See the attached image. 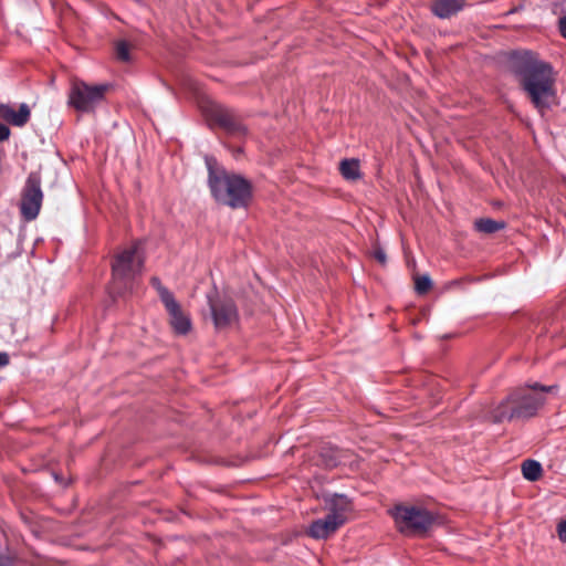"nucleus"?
Here are the masks:
<instances>
[{
	"label": "nucleus",
	"mask_w": 566,
	"mask_h": 566,
	"mask_svg": "<svg viewBox=\"0 0 566 566\" xmlns=\"http://www.w3.org/2000/svg\"><path fill=\"white\" fill-rule=\"evenodd\" d=\"M553 389V386L538 384L517 388L491 411L490 419L493 422H503L531 418L545 402L543 392Z\"/></svg>",
	"instance_id": "1"
},
{
	"label": "nucleus",
	"mask_w": 566,
	"mask_h": 566,
	"mask_svg": "<svg viewBox=\"0 0 566 566\" xmlns=\"http://www.w3.org/2000/svg\"><path fill=\"white\" fill-rule=\"evenodd\" d=\"M516 75L532 103L541 106L554 101L555 77L548 64L535 60L523 61L516 69Z\"/></svg>",
	"instance_id": "2"
},
{
	"label": "nucleus",
	"mask_w": 566,
	"mask_h": 566,
	"mask_svg": "<svg viewBox=\"0 0 566 566\" xmlns=\"http://www.w3.org/2000/svg\"><path fill=\"white\" fill-rule=\"evenodd\" d=\"M209 186L214 199L231 208L245 207L251 198V186L241 176L214 168V160L207 157Z\"/></svg>",
	"instance_id": "3"
},
{
	"label": "nucleus",
	"mask_w": 566,
	"mask_h": 566,
	"mask_svg": "<svg viewBox=\"0 0 566 566\" xmlns=\"http://www.w3.org/2000/svg\"><path fill=\"white\" fill-rule=\"evenodd\" d=\"M144 256L139 243L117 253L112 263V290L123 293L132 287L137 275L142 273Z\"/></svg>",
	"instance_id": "4"
},
{
	"label": "nucleus",
	"mask_w": 566,
	"mask_h": 566,
	"mask_svg": "<svg viewBox=\"0 0 566 566\" xmlns=\"http://www.w3.org/2000/svg\"><path fill=\"white\" fill-rule=\"evenodd\" d=\"M353 514L352 501L343 494L324 499V516L321 518V538H328L345 525Z\"/></svg>",
	"instance_id": "5"
},
{
	"label": "nucleus",
	"mask_w": 566,
	"mask_h": 566,
	"mask_svg": "<svg viewBox=\"0 0 566 566\" xmlns=\"http://www.w3.org/2000/svg\"><path fill=\"white\" fill-rule=\"evenodd\" d=\"M397 530L406 536L424 534L433 524L434 516L429 511L408 505H397L391 511Z\"/></svg>",
	"instance_id": "6"
},
{
	"label": "nucleus",
	"mask_w": 566,
	"mask_h": 566,
	"mask_svg": "<svg viewBox=\"0 0 566 566\" xmlns=\"http://www.w3.org/2000/svg\"><path fill=\"white\" fill-rule=\"evenodd\" d=\"M42 200L41 176L39 172H31L27 178L20 205L21 214L27 221L38 217Z\"/></svg>",
	"instance_id": "7"
},
{
	"label": "nucleus",
	"mask_w": 566,
	"mask_h": 566,
	"mask_svg": "<svg viewBox=\"0 0 566 566\" xmlns=\"http://www.w3.org/2000/svg\"><path fill=\"white\" fill-rule=\"evenodd\" d=\"M111 90V85H88L83 81H73L69 95L70 106H87L91 104H101L104 102L106 93Z\"/></svg>",
	"instance_id": "8"
},
{
	"label": "nucleus",
	"mask_w": 566,
	"mask_h": 566,
	"mask_svg": "<svg viewBox=\"0 0 566 566\" xmlns=\"http://www.w3.org/2000/svg\"><path fill=\"white\" fill-rule=\"evenodd\" d=\"M209 305L213 324L217 329L227 328L237 323L238 311L231 298L209 296Z\"/></svg>",
	"instance_id": "9"
},
{
	"label": "nucleus",
	"mask_w": 566,
	"mask_h": 566,
	"mask_svg": "<svg viewBox=\"0 0 566 566\" xmlns=\"http://www.w3.org/2000/svg\"><path fill=\"white\" fill-rule=\"evenodd\" d=\"M165 307L169 314V323L176 334L186 335L191 329L189 316L181 310L175 297L165 296Z\"/></svg>",
	"instance_id": "10"
},
{
	"label": "nucleus",
	"mask_w": 566,
	"mask_h": 566,
	"mask_svg": "<svg viewBox=\"0 0 566 566\" xmlns=\"http://www.w3.org/2000/svg\"><path fill=\"white\" fill-rule=\"evenodd\" d=\"M352 458L353 454L348 450H340L328 442L321 444V469L352 464Z\"/></svg>",
	"instance_id": "11"
},
{
	"label": "nucleus",
	"mask_w": 566,
	"mask_h": 566,
	"mask_svg": "<svg viewBox=\"0 0 566 566\" xmlns=\"http://www.w3.org/2000/svg\"><path fill=\"white\" fill-rule=\"evenodd\" d=\"M210 126H219L229 132H235L241 128L238 123L224 108H205L203 113Z\"/></svg>",
	"instance_id": "12"
},
{
	"label": "nucleus",
	"mask_w": 566,
	"mask_h": 566,
	"mask_svg": "<svg viewBox=\"0 0 566 566\" xmlns=\"http://www.w3.org/2000/svg\"><path fill=\"white\" fill-rule=\"evenodd\" d=\"M186 102L197 104V106H210L214 104L211 97L195 82L188 81L185 84Z\"/></svg>",
	"instance_id": "13"
},
{
	"label": "nucleus",
	"mask_w": 566,
	"mask_h": 566,
	"mask_svg": "<svg viewBox=\"0 0 566 566\" xmlns=\"http://www.w3.org/2000/svg\"><path fill=\"white\" fill-rule=\"evenodd\" d=\"M464 0H434L432 11L439 18L446 19L460 11Z\"/></svg>",
	"instance_id": "14"
},
{
	"label": "nucleus",
	"mask_w": 566,
	"mask_h": 566,
	"mask_svg": "<svg viewBox=\"0 0 566 566\" xmlns=\"http://www.w3.org/2000/svg\"><path fill=\"white\" fill-rule=\"evenodd\" d=\"M0 118L13 126L21 127L30 118V108H0Z\"/></svg>",
	"instance_id": "15"
},
{
	"label": "nucleus",
	"mask_w": 566,
	"mask_h": 566,
	"mask_svg": "<svg viewBox=\"0 0 566 566\" xmlns=\"http://www.w3.org/2000/svg\"><path fill=\"white\" fill-rule=\"evenodd\" d=\"M339 171L344 179L347 181H357L361 179L360 164L358 159H343L339 163Z\"/></svg>",
	"instance_id": "16"
},
{
	"label": "nucleus",
	"mask_w": 566,
	"mask_h": 566,
	"mask_svg": "<svg viewBox=\"0 0 566 566\" xmlns=\"http://www.w3.org/2000/svg\"><path fill=\"white\" fill-rule=\"evenodd\" d=\"M505 223L503 221H496L490 218L478 219L474 222V228L482 233L491 234L499 230L504 229Z\"/></svg>",
	"instance_id": "17"
},
{
	"label": "nucleus",
	"mask_w": 566,
	"mask_h": 566,
	"mask_svg": "<svg viewBox=\"0 0 566 566\" xmlns=\"http://www.w3.org/2000/svg\"><path fill=\"white\" fill-rule=\"evenodd\" d=\"M523 476L528 481H537L542 475V465L535 460H526L522 464Z\"/></svg>",
	"instance_id": "18"
},
{
	"label": "nucleus",
	"mask_w": 566,
	"mask_h": 566,
	"mask_svg": "<svg viewBox=\"0 0 566 566\" xmlns=\"http://www.w3.org/2000/svg\"><path fill=\"white\" fill-rule=\"evenodd\" d=\"M116 50V56L118 60L123 62H128L130 60L129 50L130 46L125 41H118L115 46Z\"/></svg>",
	"instance_id": "19"
},
{
	"label": "nucleus",
	"mask_w": 566,
	"mask_h": 566,
	"mask_svg": "<svg viewBox=\"0 0 566 566\" xmlns=\"http://www.w3.org/2000/svg\"><path fill=\"white\" fill-rule=\"evenodd\" d=\"M416 291L419 294L427 293L431 287V280L428 275L417 276L415 280Z\"/></svg>",
	"instance_id": "20"
},
{
	"label": "nucleus",
	"mask_w": 566,
	"mask_h": 566,
	"mask_svg": "<svg viewBox=\"0 0 566 566\" xmlns=\"http://www.w3.org/2000/svg\"><path fill=\"white\" fill-rule=\"evenodd\" d=\"M151 284L157 290V292L159 294V297H160V300H161V302L164 304H165V296H166V294L169 297H174V295L161 284V282H160V280L158 277H153L151 279Z\"/></svg>",
	"instance_id": "21"
},
{
	"label": "nucleus",
	"mask_w": 566,
	"mask_h": 566,
	"mask_svg": "<svg viewBox=\"0 0 566 566\" xmlns=\"http://www.w3.org/2000/svg\"><path fill=\"white\" fill-rule=\"evenodd\" d=\"M557 534L563 543H566V520L562 521L557 526Z\"/></svg>",
	"instance_id": "22"
},
{
	"label": "nucleus",
	"mask_w": 566,
	"mask_h": 566,
	"mask_svg": "<svg viewBox=\"0 0 566 566\" xmlns=\"http://www.w3.org/2000/svg\"><path fill=\"white\" fill-rule=\"evenodd\" d=\"M10 137V129L7 125L0 123V142H4Z\"/></svg>",
	"instance_id": "23"
},
{
	"label": "nucleus",
	"mask_w": 566,
	"mask_h": 566,
	"mask_svg": "<svg viewBox=\"0 0 566 566\" xmlns=\"http://www.w3.org/2000/svg\"><path fill=\"white\" fill-rule=\"evenodd\" d=\"M308 534L313 537V538H318V522H313L310 530H308Z\"/></svg>",
	"instance_id": "24"
},
{
	"label": "nucleus",
	"mask_w": 566,
	"mask_h": 566,
	"mask_svg": "<svg viewBox=\"0 0 566 566\" xmlns=\"http://www.w3.org/2000/svg\"><path fill=\"white\" fill-rule=\"evenodd\" d=\"M9 364V356L6 353H0V367H4Z\"/></svg>",
	"instance_id": "25"
},
{
	"label": "nucleus",
	"mask_w": 566,
	"mask_h": 566,
	"mask_svg": "<svg viewBox=\"0 0 566 566\" xmlns=\"http://www.w3.org/2000/svg\"><path fill=\"white\" fill-rule=\"evenodd\" d=\"M559 29L563 36L566 38V17L559 20Z\"/></svg>",
	"instance_id": "26"
},
{
	"label": "nucleus",
	"mask_w": 566,
	"mask_h": 566,
	"mask_svg": "<svg viewBox=\"0 0 566 566\" xmlns=\"http://www.w3.org/2000/svg\"><path fill=\"white\" fill-rule=\"evenodd\" d=\"M375 258L380 262V263H385L386 262V254L384 251L379 250V251H376L375 252Z\"/></svg>",
	"instance_id": "27"
}]
</instances>
